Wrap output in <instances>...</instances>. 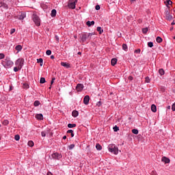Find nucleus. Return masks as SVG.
<instances>
[{"mask_svg": "<svg viewBox=\"0 0 175 175\" xmlns=\"http://www.w3.org/2000/svg\"><path fill=\"white\" fill-rule=\"evenodd\" d=\"M94 35H95L94 33H83L80 36L81 43H85L86 40L90 42V40H91V38Z\"/></svg>", "mask_w": 175, "mask_h": 175, "instance_id": "f257e3e1", "label": "nucleus"}, {"mask_svg": "<svg viewBox=\"0 0 175 175\" xmlns=\"http://www.w3.org/2000/svg\"><path fill=\"white\" fill-rule=\"evenodd\" d=\"M108 150L109 152H112L115 155H117L118 154V147L116 146L114 144H109L108 146Z\"/></svg>", "mask_w": 175, "mask_h": 175, "instance_id": "f03ea898", "label": "nucleus"}, {"mask_svg": "<svg viewBox=\"0 0 175 175\" xmlns=\"http://www.w3.org/2000/svg\"><path fill=\"white\" fill-rule=\"evenodd\" d=\"M32 20L37 27H40V18L36 14L32 15Z\"/></svg>", "mask_w": 175, "mask_h": 175, "instance_id": "7ed1b4c3", "label": "nucleus"}, {"mask_svg": "<svg viewBox=\"0 0 175 175\" xmlns=\"http://www.w3.org/2000/svg\"><path fill=\"white\" fill-rule=\"evenodd\" d=\"M3 65L7 66L8 68H12V66L14 65V63L10 58L6 57L3 62Z\"/></svg>", "mask_w": 175, "mask_h": 175, "instance_id": "20e7f679", "label": "nucleus"}, {"mask_svg": "<svg viewBox=\"0 0 175 175\" xmlns=\"http://www.w3.org/2000/svg\"><path fill=\"white\" fill-rule=\"evenodd\" d=\"M76 3H77V0H69L68 2V8L69 9H76Z\"/></svg>", "mask_w": 175, "mask_h": 175, "instance_id": "39448f33", "label": "nucleus"}, {"mask_svg": "<svg viewBox=\"0 0 175 175\" xmlns=\"http://www.w3.org/2000/svg\"><path fill=\"white\" fill-rule=\"evenodd\" d=\"M15 65L18 66V69H22L23 66H24V59L23 58L18 59L15 62Z\"/></svg>", "mask_w": 175, "mask_h": 175, "instance_id": "423d86ee", "label": "nucleus"}, {"mask_svg": "<svg viewBox=\"0 0 175 175\" xmlns=\"http://www.w3.org/2000/svg\"><path fill=\"white\" fill-rule=\"evenodd\" d=\"M52 159L59 161L62 158V154L58 152H54L51 154Z\"/></svg>", "mask_w": 175, "mask_h": 175, "instance_id": "0eeeda50", "label": "nucleus"}, {"mask_svg": "<svg viewBox=\"0 0 175 175\" xmlns=\"http://www.w3.org/2000/svg\"><path fill=\"white\" fill-rule=\"evenodd\" d=\"M25 17H27V14H25V12H21L18 16H15V18H18V20H24Z\"/></svg>", "mask_w": 175, "mask_h": 175, "instance_id": "6e6552de", "label": "nucleus"}, {"mask_svg": "<svg viewBox=\"0 0 175 175\" xmlns=\"http://www.w3.org/2000/svg\"><path fill=\"white\" fill-rule=\"evenodd\" d=\"M83 88H84V85L81 83H78L77 85L76 90L77 91H78V92H81V91H83Z\"/></svg>", "mask_w": 175, "mask_h": 175, "instance_id": "1a4fd4ad", "label": "nucleus"}, {"mask_svg": "<svg viewBox=\"0 0 175 175\" xmlns=\"http://www.w3.org/2000/svg\"><path fill=\"white\" fill-rule=\"evenodd\" d=\"M84 105H88L90 103V96L86 95L83 98Z\"/></svg>", "mask_w": 175, "mask_h": 175, "instance_id": "9d476101", "label": "nucleus"}, {"mask_svg": "<svg viewBox=\"0 0 175 175\" xmlns=\"http://www.w3.org/2000/svg\"><path fill=\"white\" fill-rule=\"evenodd\" d=\"M162 162H164L165 163H170V159L166 157H163L161 159Z\"/></svg>", "mask_w": 175, "mask_h": 175, "instance_id": "9b49d317", "label": "nucleus"}, {"mask_svg": "<svg viewBox=\"0 0 175 175\" xmlns=\"http://www.w3.org/2000/svg\"><path fill=\"white\" fill-rule=\"evenodd\" d=\"M15 50H16V51H18L17 53H20V51H21L23 50V46L18 44L15 47Z\"/></svg>", "mask_w": 175, "mask_h": 175, "instance_id": "f8f14e48", "label": "nucleus"}, {"mask_svg": "<svg viewBox=\"0 0 175 175\" xmlns=\"http://www.w3.org/2000/svg\"><path fill=\"white\" fill-rule=\"evenodd\" d=\"M36 118L37 120H43V114H42V113L36 114Z\"/></svg>", "mask_w": 175, "mask_h": 175, "instance_id": "ddd939ff", "label": "nucleus"}, {"mask_svg": "<svg viewBox=\"0 0 175 175\" xmlns=\"http://www.w3.org/2000/svg\"><path fill=\"white\" fill-rule=\"evenodd\" d=\"M0 7L3 8V9H9V6L5 3H1Z\"/></svg>", "mask_w": 175, "mask_h": 175, "instance_id": "4468645a", "label": "nucleus"}, {"mask_svg": "<svg viewBox=\"0 0 175 175\" xmlns=\"http://www.w3.org/2000/svg\"><path fill=\"white\" fill-rule=\"evenodd\" d=\"M95 25V21H88L86 23V25H88V27H91V25Z\"/></svg>", "mask_w": 175, "mask_h": 175, "instance_id": "2eb2a0df", "label": "nucleus"}, {"mask_svg": "<svg viewBox=\"0 0 175 175\" xmlns=\"http://www.w3.org/2000/svg\"><path fill=\"white\" fill-rule=\"evenodd\" d=\"M51 16V17H55L57 16V10L55 9L52 10Z\"/></svg>", "mask_w": 175, "mask_h": 175, "instance_id": "dca6fc26", "label": "nucleus"}, {"mask_svg": "<svg viewBox=\"0 0 175 175\" xmlns=\"http://www.w3.org/2000/svg\"><path fill=\"white\" fill-rule=\"evenodd\" d=\"M117 59L116 58H113L111 60V64L112 65V66H114L116 65V64H117Z\"/></svg>", "mask_w": 175, "mask_h": 175, "instance_id": "f3484780", "label": "nucleus"}, {"mask_svg": "<svg viewBox=\"0 0 175 175\" xmlns=\"http://www.w3.org/2000/svg\"><path fill=\"white\" fill-rule=\"evenodd\" d=\"M151 110L153 113H157V106L155 105H152Z\"/></svg>", "mask_w": 175, "mask_h": 175, "instance_id": "a211bd4d", "label": "nucleus"}, {"mask_svg": "<svg viewBox=\"0 0 175 175\" xmlns=\"http://www.w3.org/2000/svg\"><path fill=\"white\" fill-rule=\"evenodd\" d=\"M72 117H77L79 116V111L74 110L72 113Z\"/></svg>", "mask_w": 175, "mask_h": 175, "instance_id": "6ab92c4d", "label": "nucleus"}, {"mask_svg": "<svg viewBox=\"0 0 175 175\" xmlns=\"http://www.w3.org/2000/svg\"><path fill=\"white\" fill-rule=\"evenodd\" d=\"M38 64H40V66H43V59L39 58L37 59Z\"/></svg>", "mask_w": 175, "mask_h": 175, "instance_id": "aec40b11", "label": "nucleus"}, {"mask_svg": "<svg viewBox=\"0 0 175 175\" xmlns=\"http://www.w3.org/2000/svg\"><path fill=\"white\" fill-rule=\"evenodd\" d=\"M159 73L161 76H163L165 75V70L162 68L159 70Z\"/></svg>", "mask_w": 175, "mask_h": 175, "instance_id": "412c9836", "label": "nucleus"}, {"mask_svg": "<svg viewBox=\"0 0 175 175\" xmlns=\"http://www.w3.org/2000/svg\"><path fill=\"white\" fill-rule=\"evenodd\" d=\"M96 150H98V151H100V150H102V146H100V144H96Z\"/></svg>", "mask_w": 175, "mask_h": 175, "instance_id": "4be33fe9", "label": "nucleus"}, {"mask_svg": "<svg viewBox=\"0 0 175 175\" xmlns=\"http://www.w3.org/2000/svg\"><path fill=\"white\" fill-rule=\"evenodd\" d=\"M162 40H163L162 38L159 36L157 37L156 38V42H157V43H162Z\"/></svg>", "mask_w": 175, "mask_h": 175, "instance_id": "5701e85b", "label": "nucleus"}, {"mask_svg": "<svg viewBox=\"0 0 175 175\" xmlns=\"http://www.w3.org/2000/svg\"><path fill=\"white\" fill-rule=\"evenodd\" d=\"M97 31L99 32L100 35L103 33V29H102V27H97Z\"/></svg>", "mask_w": 175, "mask_h": 175, "instance_id": "b1692460", "label": "nucleus"}, {"mask_svg": "<svg viewBox=\"0 0 175 175\" xmlns=\"http://www.w3.org/2000/svg\"><path fill=\"white\" fill-rule=\"evenodd\" d=\"M40 84H44V83H46V79H44V77H41L40 80Z\"/></svg>", "mask_w": 175, "mask_h": 175, "instance_id": "393cba45", "label": "nucleus"}, {"mask_svg": "<svg viewBox=\"0 0 175 175\" xmlns=\"http://www.w3.org/2000/svg\"><path fill=\"white\" fill-rule=\"evenodd\" d=\"M39 105H40V101L39 100H36L33 103V106H35L36 107H37V106H39Z\"/></svg>", "mask_w": 175, "mask_h": 175, "instance_id": "a878e982", "label": "nucleus"}, {"mask_svg": "<svg viewBox=\"0 0 175 175\" xmlns=\"http://www.w3.org/2000/svg\"><path fill=\"white\" fill-rule=\"evenodd\" d=\"M165 3H166V6H167V8H169V5H172V3H173V2L171 1V0H167L166 2H165Z\"/></svg>", "mask_w": 175, "mask_h": 175, "instance_id": "bb28decb", "label": "nucleus"}, {"mask_svg": "<svg viewBox=\"0 0 175 175\" xmlns=\"http://www.w3.org/2000/svg\"><path fill=\"white\" fill-rule=\"evenodd\" d=\"M132 133H134V135H138L139 133V130L134 129L132 130Z\"/></svg>", "mask_w": 175, "mask_h": 175, "instance_id": "cd10ccee", "label": "nucleus"}, {"mask_svg": "<svg viewBox=\"0 0 175 175\" xmlns=\"http://www.w3.org/2000/svg\"><path fill=\"white\" fill-rule=\"evenodd\" d=\"M68 128H76V124H68Z\"/></svg>", "mask_w": 175, "mask_h": 175, "instance_id": "c85d7f7f", "label": "nucleus"}, {"mask_svg": "<svg viewBox=\"0 0 175 175\" xmlns=\"http://www.w3.org/2000/svg\"><path fill=\"white\" fill-rule=\"evenodd\" d=\"M122 49L124 50V51H126L128 50V46L126 44H123Z\"/></svg>", "mask_w": 175, "mask_h": 175, "instance_id": "c756f323", "label": "nucleus"}, {"mask_svg": "<svg viewBox=\"0 0 175 175\" xmlns=\"http://www.w3.org/2000/svg\"><path fill=\"white\" fill-rule=\"evenodd\" d=\"M62 66H65L66 68H69V64H66V62L61 63Z\"/></svg>", "mask_w": 175, "mask_h": 175, "instance_id": "7c9ffc66", "label": "nucleus"}, {"mask_svg": "<svg viewBox=\"0 0 175 175\" xmlns=\"http://www.w3.org/2000/svg\"><path fill=\"white\" fill-rule=\"evenodd\" d=\"M3 125H5V126L9 125V120H3Z\"/></svg>", "mask_w": 175, "mask_h": 175, "instance_id": "2f4dec72", "label": "nucleus"}, {"mask_svg": "<svg viewBox=\"0 0 175 175\" xmlns=\"http://www.w3.org/2000/svg\"><path fill=\"white\" fill-rule=\"evenodd\" d=\"M28 146L29 147H33V141H29L28 142Z\"/></svg>", "mask_w": 175, "mask_h": 175, "instance_id": "473e14b6", "label": "nucleus"}, {"mask_svg": "<svg viewBox=\"0 0 175 175\" xmlns=\"http://www.w3.org/2000/svg\"><path fill=\"white\" fill-rule=\"evenodd\" d=\"M142 32L143 33H146L147 32H148V28H143L142 29Z\"/></svg>", "mask_w": 175, "mask_h": 175, "instance_id": "72a5a7b5", "label": "nucleus"}, {"mask_svg": "<svg viewBox=\"0 0 175 175\" xmlns=\"http://www.w3.org/2000/svg\"><path fill=\"white\" fill-rule=\"evenodd\" d=\"M148 47H154V43L152 42H148Z\"/></svg>", "mask_w": 175, "mask_h": 175, "instance_id": "f704fd0d", "label": "nucleus"}, {"mask_svg": "<svg viewBox=\"0 0 175 175\" xmlns=\"http://www.w3.org/2000/svg\"><path fill=\"white\" fill-rule=\"evenodd\" d=\"M14 139L16 140V142H18V140H20V135H16L14 137Z\"/></svg>", "mask_w": 175, "mask_h": 175, "instance_id": "c9c22d12", "label": "nucleus"}, {"mask_svg": "<svg viewBox=\"0 0 175 175\" xmlns=\"http://www.w3.org/2000/svg\"><path fill=\"white\" fill-rule=\"evenodd\" d=\"M113 131H114V132H118V131H120V128H118V126H115L113 127Z\"/></svg>", "mask_w": 175, "mask_h": 175, "instance_id": "e433bc0d", "label": "nucleus"}, {"mask_svg": "<svg viewBox=\"0 0 175 175\" xmlns=\"http://www.w3.org/2000/svg\"><path fill=\"white\" fill-rule=\"evenodd\" d=\"M150 81H151V80L150 79V77H146L145 78V83H150Z\"/></svg>", "mask_w": 175, "mask_h": 175, "instance_id": "4c0bfd02", "label": "nucleus"}, {"mask_svg": "<svg viewBox=\"0 0 175 175\" xmlns=\"http://www.w3.org/2000/svg\"><path fill=\"white\" fill-rule=\"evenodd\" d=\"M19 70H21V69L18 68V66L14 68V72H18Z\"/></svg>", "mask_w": 175, "mask_h": 175, "instance_id": "58836bf2", "label": "nucleus"}, {"mask_svg": "<svg viewBox=\"0 0 175 175\" xmlns=\"http://www.w3.org/2000/svg\"><path fill=\"white\" fill-rule=\"evenodd\" d=\"M69 150H73V148H75V144H70L68 146Z\"/></svg>", "mask_w": 175, "mask_h": 175, "instance_id": "ea45409f", "label": "nucleus"}, {"mask_svg": "<svg viewBox=\"0 0 175 175\" xmlns=\"http://www.w3.org/2000/svg\"><path fill=\"white\" fill-rule=\"evenodd\" d=\"M5 58V54L0 53V59H3Z\"/></svg>", "mask_w": 175, "mask_h": 175, "instance_id": "a19ab883", "label": "nucleus"}, {"mask_svg": "<svg viewBox=\"0 0 175 175\" xmlns=\"http://www.w3.org/2000/svg\"><path fill=\"white\" fill-rule=\"evenodd\" d=\"M55 40H57V43H59V37H58V36L55 35Z\"/></svg>", "mask_w": 175, "mask_h": 175, "instance_id": "79ce46f5", "label": "nucleus"}, {"mask_svg": "<svg viewBox=\"0 0 175 175\" xmlns=\"http://www.w3.org/2000/svg\"><path fill=\"white\" fill-rule=\"evenodd\" d=\"M46 55H51V50H47L46 52Z\"/></svg>", "mask_w": 175, "mask_h": 175, "instance_id": "37998d69", "label": "nucleus"}, {"mask_svg": "<svg viewBox=\"0 0 175 175\" xmlns=\"http://www.w3.org/2000/svg\"><path fill=\"white\" fill-rule=\"evenodd\" d=\"M41 135L42 136V137H46V131L41 132Z\"/></svg>", "mask_w": 175, "mask_h": 175, "instance_id": "c03bdc74", "label": "nucleus"}, {"mask_svg": "<svg viewBox=\"0 0 175 175\" xmlns=\"http://www.w3.org/2000/svg\"><path fill=\"white\" fill-rule=\"evenodd\" d=\"M14 32H16V29H12L10 30V34H11V35H13V33H14Z\"/></svg>", "mask_w": 175, "mask_h": 175, "instance_id": "a18cd8bd", "label": "nucleus"}, {"mask_svg": "<svg viewBox=\"0 0 175 175\" xmlns=\"http://www.w3.org/2000/svg\"><path fill=\"white\" fill-rule=\"evenodd\" d=\"M96 10H100V6L99 5H96L95 7Z\"/></svg>", "mask_w": 175, "mask_h": 175, "instance_id": "49530a36", "label": "nucleus"}, {"mask_svg": "<svg viewBox=\"0 0 175 175\" xmlns=\"http://www.w3.org/2000/svg\"><path fill=\"white\" fill-rule=\"evenodd\" d=\"M140 49H137L134 51V53H137V54H140Z\"/></svg>", "mask_w": 175, "mask_h": 175, "instance_id": "de8ad7c7", "label": "nucleus"}, {"mask_svg": "<svg viewBox=\"0 0 175 175\" xmlns=\"http://www.w3.org/2000/svg\"><path fill=\"white\" fill-rule=\"evenodd\" d=\"M167 18L168 20H172V18H173V16L170 14V15L167 16Z\"/></svg>", "mask_w": 175, "mask_h": 175, "instance_id": "09e8293b", "label": "nucleus"}, {"mask_svg": "<svg viewBox=\"0 0 175 175\" xmlns=\"http://www.w3.org/2000/svg\"><path fill=\"white\" fill-rule=\"evenodd\" d=\"M55 80V78H52V80L51 81V85H53V84H54V81Z\"/></svg>", "mask_w": 175, "mask_h": 175, "instance_id": "8fccbe9b", "label": "nucleus"}, {"mask_svg": "<svg viewBox=\"0 0 175 175\" xmlns=\"http://www.w3.org/2000/svg\"><path fill=\"white\" fill-rule=\"evenodd\" d=\"M172 111H175V105H174V104H173L172 106Z\"/></svg>", "mask_w": 175, "mask_h": 175, "instance_id": "3c124183", "label": "nucleus"}, {"mask_svg": "<svg viewBox=\"0 0 175 175\" xmlns=\"http://www.w3.org/2000/svg\"><path fill=\"white\" fill-rule=\"evenodd\" d=\"M129 80H130L131 81H132V80H133V77L129 76Z\"/></svg>", "mask_w": 175, "mask_h": 175, "instance_id": "603ef678", "label": "nucleus"}, {"mask_svg": "<svg viewBox=\"0 0 175 175\" xmlns=\"http://www.w3.org/2000/svg\"><path fill=\"white\" fill-rule=\"evenodd\" d=\"M151 175H157V172L152 171V172H151Z\"/></svg>", "mask_w": 175, "mask_h": 175, "instance_id": "864d4df0", "label": "nucleus"}, {"mask_svg": "<svg viewBox=\"0 0 175 175\" xmlns=\"http://www.w3.org/2000/svg\"><path fill=\"white\" fill-rule=\"evenodd\" d=\"M73 133V130H68V131H67V133Z\"/></svg>", "mask_w": 175, "mask_h": 175, "instance_id": "5fc2aeb1", "label": "nucleus"}, {"mask_svg": "<svg viewBox=\"0 0 175 175\" xmlns=\"http://www.w3.org/2000/svg\"><path fill=\"white\" fill-rule=\"evenodd\" d=\"M23 88H28V85L27 84H23Z\"/></svg>", "mask_w": 175, "mask_h": 175, "instance_id": "6e6d98bb", "label": "nucleus"}, {"mask_svg": "<svg viewBox=\"0 0 175 175\" xmlns=\"http://www.w3.org/2000/svg\"><path fill=\"white\" fill-rule=\"evenodd\" d=\"M102 105V103L100 101L98 102L97 103V106H101Z\"/></svg>", "mask_w": 175, "mask_h": 175, "instance_id": "4d7b16f0", "label": "nucleus"}, {"mask_svg": "<svg viewBox=\"0 0 175 175\" xmlns=\"http://www.w3.org/2000/svg\"><path fill=\"white\" fill-rule=\"evenodd\" d=\"M51 59H54V55H51Z\"/></svg>", "mask_w": 175, "mask_h": 175, "instance_id": "13d9d810", "label": "nucleus"}, {"mask_svg": "<svg viewBox=\"0 0 175 175\" xmlns=\"http://www.w3.org/2000/svg\"><path fill=\"white\" fill-rule=\"evenodd\" d=\"M75 137V134L73 133V132L71 133V137Z\"/></svg>", "mask_w": 175, "mask_h": 175, "instance_id": "bf43d9fd", "label": "nucleus"}, {"mask_svg": "<svg viewBox=\"0 0 175 175\" xmlns=\"http://www.w3.org/2000/svg\"><path fill=\"white\" fill-rule=\"evenodd\" d=\"M12 85H10V90H9V91H12Z\"/></svg>", "mask_w": 175, "mask_h": 175, "instance_id": "052dcab7", "label": "nucleus"}, {"mask_svg": "<svg viewBox=\"0 0 175 175\" xmlns=\"http://www.w3.org/2000/svg\"><path fill=\"white\" fill-rule=\"evenodd\" d=\"M46 175H53L51 172H48Z\"/></svg>", "mask_w": 175, "mask_h": 175, "instance_id": "680f3d73", "label": "nucleus"}, {"mask_svg": "<svg viewBox=\"0 0 175 175\" xmlns=\"http://www.w3.org/2000/svg\"><path fill=\"white\" fill-rule=\"evenodd\" d=\"M142 21H142V19H139V20H138V23H142Z\"/></svg>", "mask_w": 175, "mask_h": 175, "instance_id": "e2e57ef3", "label": "nucleus"}, {"mask_svg": "<svg viewBox=\"0 0 175 175\" xmlns=\"http://www.w3.org/2000/svg\"><path fill=\"white\" fill-rule=\"evenodd\" d=\"M63 139H64V140H65V139H66V135H64V136L63 137Z\"/></svg>", "mask_w": 175, "mask_h": 175, "instance_id": "0e129e2a", "label": "nucleus"}, {"mask_svg": "<svg viewBox=\"0 0 175 175\" xmlns=\"http://www.w3.org/2000/svg\"><path fill=\"white\" fill-rule=\"evenodd\" d=\"M79 55H81V52H78Z\"/></svg>", "mask_w": 175, "mask_h": 175, "instance_id": "69168bd1", "label": "nucleus"}, {"mask_svg": "<svg viewBox=\"0 0 175 175\" xmlns=\"http://www.w3.org/2000/svg\"><path fill=\"white\" fill-rule=\"evenodd\" d=\"M49 90H51V85L50 87H49Z\"/></svg>", "mask_w": 175, "mask_h": 175, "instance_id": "338daca9", "label": "nucleus"}, {"mask_svg": "<svg viewBox=\"0 0 175 175\" xmlns=\"http://www.w3.org/2000/svg\"><path fill=\"white\" fill-rule=\"evenodd\" d=\"M172 25H174V23H172Z\"/></svg>", "mask_w": 175, "mask_h": 175, "instance_id": "774afa93", "label": "nucleus"}]
</instances>
